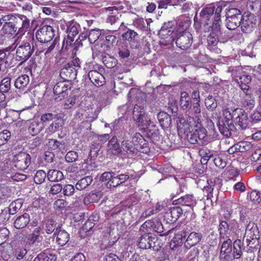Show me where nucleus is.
<instances>
[{"mask_svg":"<svg viewBox=\"0 0 261 261\" xmlns=\"http://www.w3.org/2000/svg\"><path fill=\"white\" fill-rule=\"evenodd\" d=\"M211 32L210 35L207 36V42L210 45L215 46L218 42V38L221 34V25L216 22L213 27L210 29Z\"/></svg>","mask_w":261,"mask_h":261,"instance_id":"nucleus-21","label":"nucleus"},{"mask_svg":"<svg viewBox=\"0 0 261 261\" xmlns=\"http://www.w3.org/2000/svg\"><path fill=\"white\" fill-rule=\"evenodd\" d=\"M240 103V106L246 110H251L254 107L255 101L252 94L244 92L241 96Z\"/></svg>","mask_w":261,"mask_h":261,"instance_id":"nucleus-20","label":"nucleus"},{"mask_svg":"<svg viewBox=\"0 0 261 261\" xmlns=\"http://www.w3.org/2000/svg\"><path fill=\"white\" fill-rule=\"evenodd\" d=\"M80 25L78 24H74V23H70L66 30L67 36L65 38L63 42V47H65V49L68 50L70 46L72 44L74 41V38L79 32V29Z\"/></svg>","mask_w":261,"mask_h":261,"instance_id":"nucleus-12","label":"nucleus"},{"mask_svg":"<svg viewBox=\"0 0 261 261\" xmlns=\"http://www.w3.org/2000/svg\"><path fill=\"white\" fill-rule=\"evenodd\" d=\"M11 88V79L10 77L4 78L0 84V90L5 93L9 91Z\"/></svg>","mask_w":261,"mask_h":261,"instance_id":"nucleus-49","label":"nucleus"},{"mask_svg":"<svg viewBox=\"0 0 261 261\" xmlns=\"http://www.w3.org/2000/svg\"><path fill=\"white\" fill-rule=\"evenodd\" d=\"M241 241L240 240H236L233 243V253H232V258L239 259L240 258L242 254V251L241 249Z\"/></svg>","mask_w":261,"mask_h":261,"instance_id":"nucleus-44","label":"nucleus"},{"mask_svg":"<svg viewBox=\"0 0 261 261\" xmlns=\"http://www.w3.org/2000/svg\"><path fill=\"white\" fill-rule=\"evenodd\" d=\"M241 11L236 8H231L226 13V27L229 30H234L240 25L243 17Z\"/></svg>","mask_w":261,"mask_h":261,"instance_id":"nucleus-8","label":"nucleus"},{"mask_svg":"<svg viewBox=\"0 0 261 261\" xmlns=\"http://www.w3.org/2000/svg\"><path fill=\"white\" fill-rule=\"evenodd\" d=\"M229 227L228 223L226 220L225 221H221L219 226V231L220 233V242H222V240L224 239V235L226 234Z\"/></svg>","mask_w":261,"mask_h":261,"instance_id":"nucleus-47","label":"nucleus"},{"mask_svg":"<svg viewBox=\"0 0 261 261\" xmlns=\"http://www.w3.org/2000/svg\"><path fill=\"white\" fill-rule=\"evenodd\" d=\"M57 223L53 219H49L45 222L44 229L47 234H51L56 230Z\"/></svg>","mask_w":261,"mask_h":261,"instance_id":"nucleus-46","label":"nucleus"},{"mask_svg":"<svg viewBox=\"0 0 261 261\" xmlns=\"http://www.w3.org/2000/svg\"><path fill=\"white\" fill-rule=\"evenodd\" d=\"M101 35V31L99 29L91 30L88 35V40L90 43H94Z\"/></svg>","mask_w":261,"mask_h":261,"instance_id":"nucleus-51","label":"nucleus"},{"mask_svg":"<svg viewBox=\"0 0 261 261\" xmlns=\"http://www.w3.org/2000/svg\"><path fill=\"white\" fill-rule=\"evenodd\" d=\"M133 118L137 122L139 125H145V121H146L147 116L143 111H139L138 109L135 107L133 111Z\"/></svg>","mask_w":261,"mask_h":261,"instance_id":"nucleus-41","label":"nucleus"},{"mask_svg":"<svg viewBox=\"0 0 261 261\" xmlns=\"http://www.w3.org/2000/svg\"><path fill=\"white\" fill-rule=\"evenodd\" d=\"M147 136L154 144H159L162 140L159 128L155 125H151L147 132Z\"/></svg>","mask_w":261,"mask_h":261,"instance_id":"nucleus-24","label":"nucleus"},{"mask_svg":"<svg viewBox=\"0 0 261 261\" xmlns=\"http://www.w3.org/2000/svg\"><path fill=\"white\" fill-rule=\"evenodd\" d=\"M23 11L31 12L33 9L31 0H22L19 4Z\"/></svg>","mask_w":261,"mask_h":261,"instance_id":"nucleus-57","label":"nucleus"},{"mask_svg":"<svg viewBox=\"0 0 261 261\" xmlns=\"http://www.w3.org/2000/svg\"><path fill=\"white\" fill-rule=\"evenodd\" d=\"M46 177H47V173L43 170H39L36 172L34 181L37 184H41L45 181Z\"/></svg>","mask_w":261,"mask_h":261,"instance_id":"nucleus-52","label":"nucleus"},{"mask_svg":"<svg viewBox=\"0 0 261 261\" xmlns=\"http://www.w3.org/2000/svg\"><path fill=\"white\" fill-rule=\"evenodd\" d=\"M77 74L76 70L70 67L69 64H65L60 70V75L64 81H72L75 79Z\"/></svg>","mask_w":261,"mask_h":261,"instance_id":"nucleus-19","label":"nucleus"},{"mask_svg":"<svg viewBox=\"0 0 261 261\" xmlns=\"http://www.w3.org/2000/svg\"><path fill=\"white\" fill-rule=\"evenodd\" d=\"M151 230L161 233V236H166L170 233V230H168L164 233H163L164 232V227L162 222L159 219L157 218L151 219Z\"/></svg>","mask_w":261,"mask_h":261,"instance_id":"nucleus-36","label":"nucleus"},{"mask_svg":"<svg viewBox=\"0 0 261 261\" xmlns=\"http://www.w3.org/2000/svg\"><path fill=\"white\" fill-rule=\"evenodd\" d=\"M251 76L247 74H242L236 77L235 81L239 84L240 88L244 92H248L249 86L251 82Z\"/></svg>","mask_w":261,"mask_h":261,"instance_id":"nucleus-29","label":"nucleus"},{"mask_svg":"<svg viewBox=\"0 0 261 261\" xmlns=\"http://www.w3.org/2000/svg\"><path fill=\"white\" fill-rule=\"evenodd\" d=\"M55 30L53 27L48 25L41 26L36 33L37 39L41 43H45L44 48L45 55L50 53L57 44V38L48 45L49 42L55 37Z\"/></svg>","mask_w":261,"mask_h":261,"instance_id":"nucleus-2","label":"nucleus"},{"mask_svg":"<svg viewBox=\"0 0 261 261\" xmlns=\"http://www.w3.org/2000/svg\"><path fill=\"white\" fill-rule=\"evenodd\" d=\"M108 151L114 155L122 154V147L116 136H113L108 144Z\"/></svg>","mask_w":261,"mask_h":261,"instance_id":"nucleus-25","label":"nucleus"},{"mask_svg":"<svg viewBox=\"0 0 261 261\" xmlns=\"http://www.w3.org/2000/svg\"><path fill=\"white\" fill-rule=\"evenodd\" d=\"M121 147L122 154H128V155L137 154L139 151V148L133 143L127 140L126 133H124L122 138Z\"/></svg>","mask_w":261,"mask_h":261,"instance_id":"nucleus-17","label":"nucleus"},{"mask_svg":"<svg viewBox=\"0 0 261 261\" xmlns=\"http://www.w3.org/2000/svg\"><path fill=\"white\" fill-rule=\"evenodd\" d=\"M100 147L101 145L99 143H93L91 144L89 157L86 162L87 164H88V160L89 158H90V160H92L97 157Z\"/></svg>","mask_w":261,"mask_h":261,"instance_id":"nucleus-48","label":"nucleus"},{"mask_svg":"<svg viewBox=\"0 0 261 261\" xmlns=\"http://www.w3.org/2000/svg\"><path fill=\"white\" fill-rule=\"evenodd\" d=\"M102 196V192L100 191L91 192L84 198V202L86 205L91 203L98 202Z\"/></svg>","mask_w":261,"mask_h":261,"instance_id":"nucleus-35","label":"nucleus"},{"mask_svg":"<svg viewBox=\"0 0 261 261\" xmlns=\"http://www.w3.org/2000/svg\"><path fill=\"white\" fill-rule=\"evenodd\" d=\"M197 122L195 121V123H193V126L191 129L192 132L194 133L198 138L199 144L203 145L207 143V134L206 130L201 124L198 122L199 119L196 116Z\"/></svg>","mask_w":261,"mask_h":261,"instance_id":"nucleus-15","label":"nucleus"},{"mask_svg":"<svg viewBox=\"0 0 261 261\" xmlns=\"http://www.w3.org/2000/svg\"><path fill=\"white\" fill-rule=\"evenodd\" d=\"M138 35L137 32L134 30L128 29L125 33L122 34V37L129 41H132Z\"/></svg>","mask_w":261,"mask_h":261,"instance_id":"nucleus-63","label":"nucleus"},{"mask_svg":"<svg viewBox=\"0 0 261 261\" xmlns=\"http://www.w3.org/2000/svg\"><path fill=\"white\" fill-rule=\"evenodd\" d=\"M205 105L207 109L211 110H214L217 107V102L212 95H208L205 99Z\"/></svg>","mask_w":261,"mask_h":261,"instance_id":"nucleus-54","label":"nucleus"},{"mask_svg":"<svg viewBox=\"0 0 261 261\" xmlns=\"http://www.w3.org/2000/svg\"><path fill=\"white\" fill-rule=\"evenodd\" d=\"M129 178L128 173L120 174L115 172V175L111 179L112 181L110 182V188H115L127 181Z\"/></svg>","mask_w":261,"mask_h":261,"instance_id":"nucleus-28","label":"nucleus"},{"mask_svg":"<svg viewBox=\"0 0 261 261\" xmlns=\"http://www.w3.org/2000/svg\"><path fill=\"white\" fill-rule=\"evenodd\" d=\"M188 115H196L201 113V108L199 102H195L191 105L188 110L186 111Z\"/></svg>","mask_w":261,"mask_h":261,"instance_id":"nucleus-50","label":"nucleus"},{"mask_svg":"<svg viewBox=\"0 0 261 261\" xmlns=\"http://www.w3.org/2000/svg\"><path fill=\"white\" fill-rule=\"evenodd\" d=\"M88 77L90 81L96 87H100L106 84L104 76L99 71L93 70L88 72Z\"/></svg>","mask_w":261,"mask_h":261,"instance_id":"nucleus-23","label":"nucleus"},{"mask_svg":"<svg viewBox=\"0 0 261 261\" xmlns=\"http://www.w3.org/2000/svg\"><path fill=\"white\" fill-rule=\"evenodd\" d=\"M157 118L161 126L163 128H168L171 124L170 116L166 112L162 111L157 115Z\"/></svg>","mask_w":261,"mask_h":261,"instance_id":"nucleus-34","label":"nucleus"},{"mask_svg":"<svg viewBox=\"0 0 261 261\" xmlns=\"http://www.w3.org/2000/svg\"><path fill=\"white\" fill-rule=\"evenodd\" d=\"M11 137V133L8 130H4L0 133V146L6 144Z\"/></svg>","mask_w":261,"mask_h":261,"instance_id":"nucleus-60","label":"nucleus"},{"mask_svg":"<svg viewBox=\"0 0 261 261\" xmlns=\"http://www.w3.org/2000/svg\"><path fill=\"white\" fill-rule=\"evenodd\" d=\"M259 232L257 225L253 222H249L246 227L244 237L246 238V242L250 245L252 241H257L258 243Z\"/></svg>","mask_w":261,"mask_h":261,"instance_id":"nucleus-13","label":"nucleus"},{"mask_svg":"<svg viewBox=\"0 0 261 261\" xmlns=\"http://www.w3.org/2000/svg\"><path fill=\"white\" fill-rule=\"evenodd\" d=\"M222 120H219L217 125L220 133L224 137H229L234 132V125L233 121L230 120L227 114Z\"/></svg>","mask_w":261,"mask_h":261,"instance_id":"nucleus-11","label":"nucleus"},{"mask_svg":"<svg viewBox=\"0 0 261 261\" xmlns=\"http://www.w3.org/2000/svg\"><path fill=\"white\" fill-rule=\"evenodd\" d=\"M173 40L175 41L176 45L178 48L186 50L191 46L193 42V36L192 34L187 30L178 31L175 34L174 37L172 36V41Z\"/></svg>","mask_w":261,"mask_h":261,"instance_id":"nucleus-7","label":"nucleus"},{"mask_svg":"<svg viewBox=\"0 0 261 261\" xmlns=\"http://www.w3.org/2000/svg\"><path fill=\"white\" fill-rule=\"evenodd\" d=\"M16 49L15 58L17 61H20L21 64L27 61L34 51V46L30 42L22 41L18 38L14 42Z\"/></svg>","mask_w":261,"mask_h":261,"instance_id":"nucleus-3","label":"nucleus"},{"mask_svg":"<svg viewBox=\"0 0 261 261\" xmlns=\"http://www.w3.org/2000/svg\"><path fill=\"white\" fill-rule=\"evenodd\" d=\"M27 250L23 247L18 248L15 249L14 255L18 260L22 259L27 254Z\"/></svg>","mask_w":261,"mask_h":261,"instance_id":"nucleus-61","label":"nucleus"},{"mask_svg":"<svg viewBox=\"0 0 261 261\" xmlns=\"http://www.w3.org/2000/svg\"><path fill=\"white\" fill-rule=\"evenodd\" d=\"M57 256L55 254L50 251L46 250L39 253L35 257L34 261H56Z\"/></svg>","mask_w":261,"mask_h":261,"instance_id":"nucleus-37","label":"nucleus"},{"mask_svg":"<svg viewBox=\"0 0 261 261\" xmlns=\"http://www.w3.org/2000/svg\"><path fill=\"white\" fill-rule=\"evenodd\" d=\"M47 145L51 150L60 151L65 148V142L64 141H59L56 139H48Z\"/></svg>","mask_w":261,"mask_h":261,"instance_id":"nucleus-40","label":"nucleus"},{"mask_svg":"<svg viewBox=\"0 0 261 261\" xmlns=\"http://www.w3.org/2000/svg\"><path fill=\"white\" fill-rule=\"evenodd\" d=\"M189 233V231L187 228H184L180 231L178 232L175 234L174 237L172 240L173 243L175 245L181 246L183 243L185 246V241H186V237Z\"/></svg>","mask_w":261,"mask_h":261,"instance_id":"nucleus-32","label":"nucleus"},{"mask_svg":"<svg viewBox=\"0 0 261 261\" xmlns=\"http://www.w3.org/2000/svg\"><path fill=\"white\" fill-rule=\"evenodd\" d=\"M65 81L59 82L54 87V93L56 96L55 99L61 100L67 95V91L71 88L69 84H66Z\"/></svg>","mask_w":261,"mask_h":261,"instance_id":"nucleus-16","label":"nucleus"},{"mask_svg":"<svg viewBox=\"0 0 261 261\" xmlns=\"http://www.w3.org/2000/svg\"><path fill=\"white\" fill-rule=\"evenodd\" d=\"M256 21V17L253 14L250 12L244 13L240 25L241 31L244 33H250L254 30Z\"/></svg>","mask_w":261,"mask_h":261,"instance_id":"nucleus-9","label":"nucleus"},{"mask_svg":"<svg viewBox=\"0 0 261 261\" xmlns=\"http://www.w3.org/2000/svg\"><path fill=\"white\" fill-rule=\"evenodd\" d=\"M21 207V203L19 202V200L12 202L9 207L5 208L4 212L6 213V215H14Z\"/></svg>","mask_w":261,"mask_h":261,"instance_id":"nucleus-45","label":"nucleus"},{"mask_svg":"<svg viewBox=\"0 0 261 261\" xmlns=\"http://www.w3.org/2000/svg\"><path fill=\"white\" fill-rule=\"evenodd\" d=\"M31 157L29 154L25 152H20L14 155L12 159L14 166L18 169L23 170L27 169L30 165Z\"/></svg>","mask_w":261,"mask_h":261,"instance_id":"nucleus-10","label":"nucleus"},{"mask_svg":"<svg viewBox=\"0 0 261 261\" xmlns=\"http://www.w3.org/2000/svg\"><path fill=\"white\" fill-rule=\"evenodd\" d=\"M102 62L107 68H112L116 65L117 60L115 58L108 56L102 58Z\"/></svg>","mask_w":261,"mask_h":261,"instance_id":"nucleus-55","label":"nucleus"},{"mask_svg":"<svg viewBox=\"0 0 261 261\" xmlns=\"http://www.w3.org/2000/svg\"><path fill=\"white\" fill-rule=\"evenodd\" d=\"M236 147L240 152H244L249 150L252 148V144L248 141L239 142L236 144Z\"/></svg>","mask_w":261,"mask_h":261,"instance_id":"nucleus-53","label":"nucleus"},{"mask_svg":"<svg viewBox=\"0 0 261 261\" xmlns=\"http://www.w3.org/2000/svg\"><path fill=\"white\" fill-rule=\"evenodd\" d=\"M182 214V210L179 206L171 208L170 213H167V216L170 217V221L174 222L176 221Z\"/></svg>","mask_w":261,"mask_h":261,"instance_id":"nucleus-43","label":"nucleus"},{"mask_svg":"<svg viewBox=\"0 0 261 261\" xmlns=\"http://www.w3.org/2000/svg\"><path fill=\"white\" fill-rule=\"evenodd\" d=\"M173 203L175 204L192 207L196 203V199L192 195L188 194L174 200Z\"/></svg>","mask_w":261,"mask_h":261,"instance_id":"nucleus-27","label":"nucleus"},{"mask_svg":"<svg viewBox=\"0 0 261 261\" xmlns=\"http://www.w3.org/2000/svg\"><path fill=\"white\" fill-rule=\"evenodd\" d=\"M47 178L51 182H59L64 179V175L61 171L51 169L48 171Z\"/></svg>","mask_w":261,"mask_h":261,"instance_id":"nucleus-38","label":"nucleus"},{"mask_svg":"<svg viewBox=\"0 0 261 261\" xmlns=\"http://www.w3.org/2000/svg\"><path fill=\"white\" fill-rule=\"evenodd\" d=\"M30 221V215L28 213L19 216L15 220L13 225L16 229H22L29 224Z\"/></svg>","mask_w":261,"mask_h":261,"instance_id":"nucleus-30","label":"nucleus"},{"mask_svg":"<svg viewBox=\"0 0 261 261\" xmlns=\"http://www.w3.org/2000/svg\"><path fill=\"white\" fill-rule=\"evenodd\" d=\"M2 20L10 21L13 24V28L18 30L17 34H20V35L23 34L30 27V20L23 15H5L3 17Z\"/></svg>","mask_w":261,"mask_h":261,"instance_id":"nucleus-4","label":"nucleus"},{"mask_svg":"<svg viewBox=\"0 0 261 261\" xmlns=\"http://www.w3.org/2000/svg\"><path fill=\"white\" fill-rule=\"evenodd\" d=\"M75 188V187L72 185L66 184L62 187L63 189L62 191L63 192V194L65 196H71L74 194Z\"/></svg>","mask_w":261,"mask_h":261,"instance_id":"nucleus-59","label":"nucleus"},{"mask_svg":"<svg viewBox=\"0 0 261 261\" xmlns=\"http://www.w3.org/2000/svg\"><path fill=\"white\" fill-rule=\"evenodd\" d=\"M222 245L220 249L219 258L221 261H231L232 258V241L230 239H227L221 242Z\"/></svg>","mask_w":261,"mask_h":261,"instance_id":"nucleus-14","label":"nucleus"},{"mask_svg":"<svg viewBox=\"0 0 261 261\" xmlns=\"http://www.w3.org/2000/svg\"><path fill=\"white\" fill-rule=\"evenodd\" d=\"M249 198L254 203H259L261 201V194L256 191H253L250 194Z\"/></svg>","mask_w":261,"mask_h":261,"instance_id":"nucleus-64","label":"nucleus"},{"mask_svg":"<svg viewBox=\"0 0 261 261\" xmlns=\"http://www.w3.org/2000/svg\"><path fill=\"white\" fill-rule=\"evenodd\" d=\"M222 7H218L216 9L213 6L210 5L204 7L200 12V23L204 32H209L211 28L213 27L216 22L221 24V12Z\"/></svg>","mask_w":261,"mask_h":261,"instance_id":"nucleus-1","label":"nucleus"},{"mask_svg":"<svg viewBox=\"0 0 261 261\" xmlns=\"http://www.w3.org/2000/svg\"><path fill=\"white\" fill-rule=\"evenodd\" d=\"M54 236H57L56 241L61 246H63L66 244L69 240V233L64 230H59L58 228H57L54 233Z\"/></svg>","mask_w":261,"mask_h":261,"instance_id":"nucleus-31","label":"nucleus"},{"mask_svg":"<svg viewBox=\"0 0 261 261\" xmlns=\"http://www.w3.org/2000/svg\"><path fill=\"white\" fill-rule=\"evenodd\" d=\"M202 238V234L200 232L195 231L189 232L185 241V247L190 249L200 243Z\"/></svg>","mask_w":261,"mask_h":261,"instance_id":"nucleus-22","label":"nucleus"},{"mask_svg":"<svg viewBox=\"0 0 261 261\" xmlns=\"http://www.w3.org/2000/svg\"><path fill=\"white\" fill-rule=\"evenodd\" d=\"M115 175V172H105L103 173L100 177V180L102 182L107 181V186L110 188V182L112 181L111 179Z\"/></svg>","mask_w":261,"mask_h":261,"instance_id":"nucleus-56","label":"nucleus"},{"mask_svg":"<svg viewBox=\"0 0 261 261\" xmlns=\"http://www.w3.org/2000/svg\"><path fill=\"white\" fill-rule=\"evenodd\" d=\"M230 120L233 121L241 129L245 130L249 127L250 121L248 119L247 113L244 110L241 108H237L232 110V112H227L226 114Z\"/></svg>","mask_w":261,"mask_h":261,"instance_id":"nucleus-5","label":"nucleus"},{"mask_svg":"<svg viewBox=\"0 0 261 261\" xmlns=\"http://www.w3.org/2000/svg\"><path fill=\"white\" fill-rule=\"evenodd\" d=\"M191 105V98L189 94L185 91L180 93V97L179 99V106L183 110H188Z\"/></svg>","mask_w":261,"mask_h":261,"instance_id":"nucleus-39","label":"nucleus"},{"mask_svg":"<svg viewBox=\"0 0 261 261\" xmlns=\"http://www.w3.org/2000/svg\"><path fill=\"white\" fill-rule=\"evenodd\" d=\"M30 77L27 74L19 76L14 81V86L21 93L29 90Z\"/></svg>","mask_w":261,"mask_h":261,"instance_id":"nucleus-18","label":"nucleus"},{"mask_svg":"<svg viewBox=\"0 0 261 261\" xmlns=\"http://www.w3.org/2000/svg\"><path fill=\"white\" fill-rule=\"evenodd\" d=\"M138 245L141 249L152 248L154 251H158L161 247L158 238L150 232L145 233L142 235L139 239Z\"/></svg>","mask_w":261,"mask_h":261,"instance_id":"nucleus-6","label":"nucleus"},{"mask_svg":"<svg viewBox=\"0 0 261 261\" xmlns=\"http://www.w3.org/2000/svg\"><path fill=\"white\" fill-rule=\"evenodd\" d=\"M118 55L122 59H125L129 56L130 53L127 45L123 44L118 48Z\"/></svg>","mask_w":261,"mask_h":261,"instance_id":"nucleus-58","label":"nucleus"},{"mask_svg":"<svg viewBox=\"0 0 261 261\" xmlns=\"http://www.w3.org/2000/svg\"><path fill=\"white\" fill-rule=\"evenodd\" d=\"M107 10L113 11L111 15H109L107 18V22L110 23L111 25L117 24H122L123 22L120 21V17L121 15L118 12L117 9H115L114 11L113 10L112 7H109L107 8Z\"/></svg>","mask_w":261,"mask_h":261,"instance_id":"nucleus-33","label":"nucleus"},{"mask_svg":"<svg viewBox=\"0 0 261 261\" xmlns=\"http://www.w3.org/2000/svg\"><path fill=\"white\" fill-rule=\"evenodd\" d=\"M176 121L178 129L181 127V126H185L188 125V128L190 129V128L193 127V123H195V119L194 117L189 116L187 119H186L182 114H179L176 117Z\"/></svg>","mask_w":261,"mask_h":261,"instance_id":"nucleus-26","label":"nucleus"},{"mask_svg":"<svg viewBox=\"0 0 261 261\" xmlns=\"http://www.w3.org/2000/svg\"><path fill=\"white\" fill-rule=\"evenodd\" d=\"M92 181L93 178L92 176H87L78 180L75 184V187L77 190H83L90 185Z\"/></svg>","mask_w":261,"mask_h":261,"instance_id":"nucleus-42","label":"nucleus"},{"mask_svg":"<svg viewBox=\"0 0 261 261\" xmlns=\"http://www.w3.org/2000/svg\"><path fill=\"white\" fill-rule=\"evenodd\" d=\"M137 147L139 148V151L143 153H148L150 152V147L148 142L144 139Z\"/></svg>","mask_w":261,"mask_h":261,"instance_id":"nucleus-62","label":"nucleus"}]
</instances>
